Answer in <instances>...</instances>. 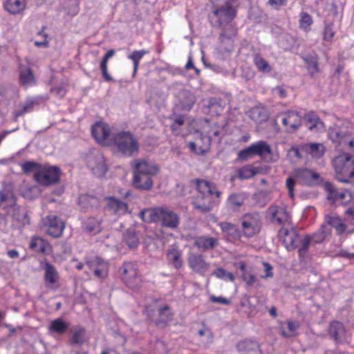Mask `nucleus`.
Returning a JSON list of instances; mask_svg holds the SVG:
<instances>
[{
	"mask_svg": "<svg viewBox=\"0 0 354 354\" xmlns=\"http://www.w3.org/2000/svg\"><path fill=\"white\" fill-rule=\"evenodd\" d=\"M197 194L192 201L193 207L201 213L210 212L215 198L220 200L221 192L214 183L203 179L196 180Z\"/></svg>",
	"mask_w": 354,
	"mask_h": 354,
	"instance_id": "obj_1",
	"label": "nucleus"
},
{
	"mask_svg": "<svg viewBox=\"0 0 354 354\" xmlns=\"http://www.w3.org/2000/svg\"><path fill=\"white\" fill-rule=\"evenodd\" d=\"M9 218L24 226L30 224L28 212L17 204V198L3 193L0 201V229L6 227Z\"/></svg>",
	"mask_w": 354,
	"mask_h": 354,
	"instance_id": "obj_2",
	"label": "nucleus"
},
{
	"mask_svg": "<svg viewBox=\"0 0 354 354\" xmlns=\"http://www.w3.org/2000/svg\"><path fill=\"white\" fill-rule=\"evenodd\" d=\"M111 140L118 152L125 156H133L139 151L138 141L129 131H122L113 134Z\"/></svg>",
	"mask_w": 354,
	"mask_h": 354,
	"instance_id": "obj_3",
	"label": "nucleus"
},
{
	"mask_svg": "<svg viewBox=\"0 0 354 354\" xmlns=\"http://www.w3.org/2000/svg\"><path fill=\"white\" fill-rule=\"evenodd\" d=\"M336 178L341 183H348L354 177V158L348 153H342L333 160Z\"/></svg>",
	"mask_w": 354,
	"mask_h": 354,
	"instance_id": "obj_4",
	"label": "nucleus"
},
{
	"mask_svg": "<svg viewBox=\"0 0 354 354\" xmlns=\"http://www.w3.org/2000/svg\"><path fill=\"white\" fill-rule=\"evenodd\" d=\"M242 235L248 239L259 234L262 228V216L258 212L245 213L240 218Z\"/></svg>",
	"mask_w": 354,
	"mask_h": 354,
	"instance_id": "obj_5",
	"label": "nucleus"
},
{
	"mask_svg": "<svg viewBox=\"0 0 354 354\" xmlns=\"http://www.w3.org/2000/svg\"><path fill=\"white\" fill-rule=\"evenodd\" d=\"M120 276L123 283L132 290L139 289L142 285V279L138 272L136 263L131 261L124 262L119 269Z\"/></svg>",
	"mask_w": 354,
	"mask_h": 354,
	"instance_id": "obj_6",
	"label": "nucleus"
},
{
	"mask_svg": "<svg viewBox=\"0 0 354 354\" xmlns=\"http://www.w3.org/2000/svg\"><path fill=\"white\" fill-rule=\"evenodd\" d=\"M151 212V220L153 221V223L160 222L164 227L176 229L180 223L178 214L167 207H153Z\"/></svg>",
	"mask_w": 354,
	"mask_h": 354,
	"instance_id": "obj_7",
	"label": "nucleus"
},
{
	"mask_svg": "<svg viewBox=\"0 0 354 354\" xmlns=\"http://www.w3.org/2000/svg\"><path fill=\"white\" fill-rule=\"evenodd\" d=\"M266 218L274 225L291 227L292 216L284 206L270 205L266 212Z\"/></svg>",
	"mask_w": 354,
	"mask_h": 354,
	"instance_id": "obj_8",
	"label": "nucleus"
},
{
	"mask_svg": "<svg viewBox=\"0 0 354 354\" xmlns=\"http://www.w3.org/2000/svg\"><path fill=\"white\" fill-rule=\"evenodd\" d=\"M61 174L60 169L57 166L41 165L34 174L35 180L41 186L48 187L57 183Z\"/></svg>",
	"mask_w": 354,
	"mask_h": 354,
	"instance_id": "obj_9",
	"label": "nucleus"
},
{
	"mask_svg": "<svg viewBox=\"0 0 354 354\" xmlns=\"http://www.w3.org/2000/svg\"><path fill=\"white\" fill-rule=\"evenodd\" d=\"M189 268L194 273L204 277L210 270L211 263L200 253L191 252L187 258Z\"/></svg>",
	"mask_w": 354,
	"mask_h": 354,
	"instance_id": "obj_10",
	"label": "nucleus"
},
{
	"mask_svg": "<svg viewBox=\"0 0 354 354\" xmlns=\"http://www.w3.org/2000/svg\"><path fill=\"white\" fill-rule=\"evenodd\" d=\"M276 121L281 122L286 131L294 132L301 124V116L296 111L287 110L279 113L276 116Z\"/></svg>",
	"mask_w": 354,
	"mask_h": 354,
	"instance_id": "obj_11",
	"label": "nucleus"
},
{
	"mask_svg": "<svg viewBox=\"0 0 354 354\" xmlns=\"http://www.w3.org/2000/svg\"><path fill=\"white\" fill-rule=\"evenodd\" d=\"M86 166L93 172V175L99 178L104 177L108 171L104 158L99 151L87 155Z\"/></svg>",
	"mask_w": 354,
	"mask_h": 354,
	"instance_id": "obj_12",
	"label": "nucleus"
},
{
	"mask_svg": "<svg viewBox=\"0 0 354 354\" xmlns=\"http://www.w3.org/2000/svg\"><path fill=\"white\" fill-rule=\"evenodd\" d=\"M65 229L64 222L56 215H48L43 222L42 230L45 233L53 238L62 236Z\"/></svg>",
	"mask_w": 354,
	"mask_h": 354,
	"instance_id": "obj_13",
	"label": "nucleus"
},
{
	"mask_svg": "<svg viewBox=\"0 0 354 354\" xmlns=\"http://www.w3.org/2000/svg\"><path fill=\"white\" fill-rule=\"evenodd\" d=\"M278 236L288 251L294 250L298 247L299 235L293 228V223L291 227H281L278 232Z\"/></svg>",
	"mask_w": 354,
	"mask_h": 354,
	"instance_id": "obj_14",
	"label": "nucleus"
},
{
	"mask_svg": "<svg viewBox=\"0 0 354 354\" xmlns=\"http://www.w3.org/2000/svg\"><path fill=\"white\" fill-rule=\"evenodd\" d=\"M293 174L296 180L302 185L313 186L318 185L321 180L319 174L312 169L297 168Z\"/></svg>",
	"mask_w": 354,
	"mask_h": 354,
	"instance_id": "obj_15",
	"label": "nucleus"
},
{
	"mask_svg": "<svg viewBox=\"0 0 354 354\" xmlns=\"http://www.w3.org/2000/svg\"><path fill=\"white\" fill-rule=\"evenodd\" d=\"M329 335L337 344H344L350 341V337L344 325L338 321L330 322L328 328Z\"/></svg>",
	"mask_w": 354,
	"mask_h": 354,
	"instance_id": "obj_16",
	"label": "nucleus"
},
{
	"mask_svg": "<svg viewBox=\"0 0 354 354\" xmlns=\"http://www.w3.org/2000/svg\"><path fill=\"white\" fill-rule=\"evenodd\" d=\"M131 165L134 168V173L148 176H155L159 171L158 166L145 159H134L131 162Z\"/></svg>",
	"mask_w": 354,
	"mask_h": 354,
	"instance_id": "obj_17",
	"label": "nucleus"
},
{
	"mask_svg": "<svg viewBox=\"0 0 354 354\" xmlns=\"http://www.w3.org/2000/svg\"><path fill=\"white\" fill-rule=\"evenodd\" d=\"M106 201V210L111 214L120 216L128 212L127 203L121 201L114 196H107Z\"/></svg>",
	"mask_w": 354,
	"mask_h": 354,
	"instance_id": "obj_18",
	"label": "nucleus"
},
{
	"mask_svg": "<svg viewBox=\"0 0 354 354\" xmlns=\"http://www.w3.org/2000/svg\"><path fill=\"white\" fill-rule=\"evenodd\" d=\"M214 15L218 18V26L223 24H229L232 21L236 15V10L230 4L220 7L213 11Z\"/></svg>",
	"mask_w": 354,
	"mask_h": 354,
	"instance_id": "obj_19",
	"label": "nucleus"
},
{
	"mask_svg": "<svg viewBox=\"0 0 354 354\" xmlns=\"http://www.w3.org/2000/svg\"><path fill=\"white\" fill-rule=\"evenodd\" d=\"M183 252L176 244L171 245L166 252V259L169 264L176 270H180L183 266Z\"/></svg>",
	"mask_w": 354,
	"mask_h": 354,
	"instance_id": "obj_20",
	"label": "nucleus"
},
{
	"mask_svg": "<svg viewBox=\"0 0 354 354\" xmlns=\"http://www.w3.org/2000/svg\"><path fill=\"white\" fill-rule=\"evenodd\" d=\"M325 189L328 192V199L334 203H340L342 205L345 204L344 201V198L348 195L350 201L351 198V194L347 191H340L335 187V186L330 183H326L325 184Z\"/></svg>",
	"mask_w": 354,
	"mask_h": 354,
	"instance_id": "obj_21",
	"label": "nucleus"
},
{
	"mask_svg": "<svg viewBox=\"0 0 354 354\" xmlns=\"http://www.w3.org/2000/svg\"><path fill=\"white\" fill-rule=\"evenodd\" d=\"M305 124L311 131L317 133L325 131L326 126L318 115L314 111H309L304 115Z\"/></svg>",
	"mask_w": 354,
	"mask_h": 354,
	"instance_id": "obj_22",
	"label": "nucleus"
},
{
	"mask_svg": "<svg viewBox=\"0 0 354 354\" xmlns=\"http://www.w3.org/2000/svg\"><path fill=\"white\" fill-rule=\"evenodd\" d=\"M29 248L36 253L47 254L51 250V245L42 237L32 236L29 242Z\"/></svg>",
	"mask_w": 354,
	"mask_h": 354,
	"instance_id": "obj_23",
	"label": "nucleus"
},
{
	"mask_svg": "<svg viewBox=\"0 0 354 354\" xmlns=\"http://www.w3.org/2000/svg\"><path fill=\"white\" fill-rule=\"evenodd\" d=\"M91 133L97 142L104 143L110 135L109 126L104 122H97L91 127Z\"/></svg>",
	"mask_w": 354,
	"mask_h": 354,
	"instance_id": "obj_24",
	"label": "nucleus"
},
{
	"mask_svg": "<svg viewBox=\"0 0 354 354\" xmlns=\"http://www.w3.org/2000/svg\"><path fill=\"white\" fill-rule=\"evenodd\" d=\"M88 337L86 329L80 326H75L71 331L69 344L71 346H82L87 342Z\"/></svg>",
	"mask_w": 354,
	"mask_h": 354,
	"instance_id": "obj_25",
	"label": "nucleus"
},
{
	"mask_svg": "<svg viewBox=\"0 0 354 354\" xmlns=\"http://www.w3.org/2000/svg\"><path fill=\"white\" fill-rule=\"evenodd\" d=\"M219 244L216 238L207 235L200 236L195 239L194 245L202 251L212 250Z\"/></svg>",
	"mask_w": 354,
	"mask_h": 354,
	"instance_id": "obj_26",
	"label": "nucleus"
},
{
	"mask_svg": "<svg viewBox=\"0 0 354 354\" xmlns=\"http://www.w3.org/2000/svg\"><path fill=\"white\" fill-rule=\"evenodd\" d=\"M210 145L209 138H201L195 142H188L187 147L195 154L204 155L209 151Z\"/></svg>",
	"mask_w": 354,
	"mask_h": 354,
	"instance_id": "obj_27",
	"label": "nucleus"
},
{
	"mask_svg": "<svg viewBox=\"0 0 354 354\" xmlns=\"http://www.w3.org/2000/svg\"><path fill=\"white\" fill-rule=\"evenodd\" d=\"M239 351L241 354H262L260 345L256 341L245 339L237 344Z\"/></svg>",
	"mask_w": 354,
	"mask_h": 354,
	"instance_id": "obj_28",
	"label": "nucleus"
},
{
	"mask_svg": "<svg viewBox=\"0 0 354 354\" xmlns=\"http://www.w3.org/2000/svg\"><path fill=\"white\" fill-rule=\"evenodd\" d=\"M324 223L327 226L329 225L330 227L334 228L337 235H342L347 229L346 225L337 216L325 215Z\"/></svg>",
	"mask_w": 354,
	"mask_h": 354,
	"instance_id": "obj_29",
	"label": "nucleus"
},
{
	"mask_svg": "<svg viewBox=\"0 0 354 354\" xmlns=\"http://www.w3.org/2000/svg\"><path fill=\"white\" fill-rule=\"evenodd\" d=\"M44 280L47 285H53L59 280V275L56 268L49 262L43 264Z\"/></svg>",
	"mask_w": 354,
	"mask_h": 354,
	"instance_id": "obj_30",
	"label": "nucleus"
},
{
	"mask_svg": "<svg viewBox=\"0 0 354 354\" xmlns=\"http://www.w3.org/2000/svg\"><path fill=\"white\" fill-rule=\"evenodd\" d=\"M132 184L136 188L149 190L153 187V181L151 176L133 172Z\"/></svg>",
	"mask_w": 354,
	"mask_h": 354,
	"instance_id": "obj_31",
	"label": "nucleus"
},
{
	"mask_svg": "<svg viewBox=\"0 0 354 354\" xmlns=\"http://www.w3.org/2000/svg\"><path fill=\"white\" fill-rule=\"evenodd\" d=\"M329 137L333 141V142L337 143V147L343 146L348 149L354 151V140L349 139L348 137L346 136L341 135L337 131H332L329 133Z\"/></svg>",
	"mask_w": 354,
	"mask_h": 354,
	"instance_id": "obj_32",
	"label": "nucleus"
},
{
	"mask_svg": "<svg viewBox=\"0 0 354 354\" xmlns=\"http://www.w3.org/2000/svg\"><path fill=\"white\" fill-rule=\"evenodd\" d=\"M174 319V313L169 310L168 305H165L158 308V317L156 321V325L164 327L169 324Z\"/></svg>",
	"mask_w": 354,
	"mask_h": 354,
	"instance_id": "obj_33",
	"label": "nucleus"
},
{
	"mask_svg": "<svg viewBox=\"0 0 354 354\" xmlns=\"http://www.w3.org/2000/svg\"><path fill=\"white\" fill-rule=\"evenodd\" d=\"M86 264L93 271L95 276L97 277L103 279L107 277L109 266L106 262L102 261V262L98 261L95 263L93 261H87Z\"/></svg>",
	"mask_w": 354,
	"mask_h": 354,
	"instance_id": "obj_34",
	"label": "nucleus"
},
{
	"mask_svg": "<svg viewBox=\"0 0 354 354\" xmlns=\"http://www.w3.org/2000/svg\"><path fill=\"white\" fill-rule=\"evenodd\" d=\"M256 156H259L263 160L270 157L272 153L270 145L265 140H259L253 142Z\"/></svg>",
	"mask_w": 354,
	"mask_h": 354,
	"instance_id": "obj_35",
	"label": "nucleus"
},
{
	"mask_svg": "<svg viewBox=\"0 0 354 354\" xmlns=\"http://www.w3.org/2000/svg\"><path fill=\"white\" fill-rule=\"evenodd\" d=\"M4 9L10 14L16 15L22 12L26 5V0H3Z\"/></svg>",
	"mask_w": 354,
	"mask_h": 354,
	"instance_id": "obj_36",
	"label": "nucleus"
},
{
	"mask_svg": "<svg viewBox=\"0 0 354 354\" xmlns=\"http://www.w3.org/2000/svg\"><path fill=\"white\" fill-rule=\"evenodd\" d=\"M304 149L306 150V158H319L325 152L324 146L321 143L304 144Z\"/></svg>",
	"mask_w": 354,
	"mask_h": 354,
	"instance_id": "obj_37",
	"label": "nucleus"
},
{
	"mask_svg": "<svg viewBox=\"0 0 354 354\" xmlns=\"http://www.w3.org/2000/svg\"><path fill=\"white\" fill-rule=\"evenodd\" d=\"M19 79L20 84L24 86L35 85L36 84L33 71L30 67L21 68Z\"/></svg>",
	"mask_w": 354,
	"mask_h": 354,
	"instance_id": "obj_38",
	"label": "nucleus"
},
{
	"mask_svg": "<svg viewBox=\"0 0 354 354\" xmlns=\"http://www.w3.org/2000/svg\"><path fill=\"white\" fill-rule=\"evenodd\" d=\"M114 49L109 50L102 57L100 64V68L102 74V76L105 81L106 82H113V79L108 73V60L109 58L112 57L115 54Z\"/></svg>",
	"mask_w": 354,
	"mask_h": 354,
	"instance_id": "obj_39",
	"label": "nucleus"
},
{
	"mask_svg": "<svg viewBox=\"0 0 354 354\" xmlns=\"http://www.w3.org/2000/svg\"><path fill=\"white\" fill-rule=\"evenodd\" d=\"M68 328V324L62 317L52 320L48 326V330L50 332L59 335L64 334Z\"/></svg>",
	"mask_w": 354,
	"mask_h": 354,
	"instance_id": "obj_40",
	"label": "nucleus"
},
{
	"mask_svg": "<svg viewBox=\"0 0 354 354\" xmlns=\"http://www.w3.org/2000/svg\"><path fill=\"white\" fill-rule=\"evenodd\" d=\"M123 241L131 249L136 248L140 245V239L133 229H128L123 236Z\"/></svg>",
	"mask_w": 354,
	"mask_h": 354,
	"instance_id": "obj_41",
	"label": "nucleus"
},
{
	"mask_svg": "<svg viewBox=\"0 0 354 354\" xmlns=\"http://www.w3.org/2000/svg\"><path fill=\"white\" fill-rule=\"evenodd\" d=\"M253 63L257 70L261 73H268L272 71V66L259 53H255L253 55Z\"/></svg>",
	"mask_w": 354,
	"mask_h": 354,
	"instance_id": "obj_42",
	"label": "nucleus"
},
{
	"mask_svg": "<svg viewBox=\"0 0 354 354\" xmlns=\"http://www.w3.org/2000/svg\"><path fill=\"white\" fill-rule=\"evenodd\" d=\"M331 228L325 223H322L319 230L310 236L311 240L315 243L323 242L331 234Z\"/></svg>",
	"mask_w": 354,
	"mask_h": 354,
	"instance_id": "obj_43",
	"label": "nucleus"
},
{
	"mask_svg": "<svg viewBox=\"0 0 354 354\" xmlns=\"http://www.w3.org/2000/svg\"><path fill=\"white\" fill-rule=\"evenodd\" d=\"M259 173V169L252 165H247L237 171L236 176L241 180L250 179Z\"/></svg>",
	"mask_w": 354,
	"mask_h": 354,
	"instance_id": "obj_44",
	"label": "nucleus"
},
{
	"mask_svg": "<svg viewBox=\"0 0 354 354\" xmlns=\"http://www.w3.org/2000/svg\"><path fill=\"white\" fill-rule=\"evenodd\" d=\"M232 36H228L227 32H221L219 35L218 40L221 48L225 53H231L234 50V41Z\"/></svg>",
	"mask_w": 354,
	"mask_h": 354,
	"instance_id": "obj_45",
	"label": "nucleus"
},
{
	"mask_svg": "<svg viewBox=\"0 0 354 354\" xmlns=\"http://www.w3.org/2000/svg\"><path fill=\"white\" fill-rule=\"evenodd\" d=\"M311 238L310 235H306L303 239L299 238L300 247L298 250V256L300 261H304L307 257L308 252L309 250Z\"/></svg>",
	"mask_w": 354,
	"mask_h": 354,
	"instance_id": "obj_46",
	"label": "nucleus"
},
{
	"mask_svg": "<svg viewBox=\"0 0 354 354\" xmlns=\"http://www.w3.org/2000/svg\"><path fill=\"white\" fill-rule=\"evenodd\" d=\"M244 202V196L239 193L232 194L227 198L228 205L233 210H238L243 205Z\"/></svg>",
	"mask_w": 354,
	"mask_h": 354,
	"instance_id": "obj_47",
	"label": "nucleus"
},
{
	"mask_svg": "<svg viewBox=\"0 0 354 354\" xmlns=\"http://www.w3.org/2000/svg\"><path fill=\"white\" fill-rule=\"evenodd\" d=\"M299 28L305 32H309L313 23L312 16L306 12H301L299 15Z\"/></svg>",
	"mask_w": 354,
	"mask_h": 354,
	"instance_id": "obj_48",
	"label": "nucleus"
},
{
	"mask_svg": "<svg viewBox=\"0 0 354 354\" xmlns=\"http://www.w3.org/2000/svg\"><path fill=\"white\" fill-rule=\"evenodd\" d=\"M84 230L93 234L99 233L101 230V223L95 218H89L84 223Z\"/></svg>",
	"mask_w": 354,
	"mask_h": 354,
	"instance_id": "obj_49",
	"label": "nucleus"
},
{
	"mask_svg": "<svg viewBox=\"0 0 354 354\" xmlns=\"http://www.w3.org/2000/svg\"><path fill=\"white\" fill-rule=\"evenodd\" d=\"M286 324L289 332L282 331L281 333V336L286 338L297 336L298 335L297 330L301 326L299 322L298 321L287 320Z\"/></svg>",
	"mask_w": 354,
	"mask_h": 354,
	"instance_id": "obj_50",
	"label": "nucleus"
},
{
	"mask_svg": "<svg viewBox=\"0 0 354 354\" xmlns=\"http://www.w3.org/2000/svg\"><path fill=\"white\" fill-rule=\"evenodd\" d=\"M212 275L224 281H230L234 282L235 280V277L232 272H228L221 268L215 269L212 272Z\"/></svg>",
	"mask_w": 354,
	"mask_h": 354,
	"instance_id": "obj_51",
	"label": "nucleus"
},
{
	"mask_svg": "<svg viewBox=\"0 0 354 354\" xmlns=\"http://www.w3.org/2000/svg\"><path fill=\"white\" fill-rule=\"evenodd\" d=\"M335 32L333 28V24H326L323 30V40L326 44H330L335 36Z\"/></svg>",
	"mask_w": 354,
	"mask_h": 354,
	"instance_id": "obj_52",
	"label": "nucleus"
},
{
	"mask_svg": "<svg viewBox=\"0 0 354 354\" xmlns=\"http://www.w3.org/2000/svg\"><path fill=\"white\" fill-rule=\"evenodd\" d=\"M254 156H256V154L253 144H251L248 147L241 149L238 153V158L241 160H247Z\"/></svg>",
	"mask_w": 354,
	"mask_h": 354,
	"instance_id": "obj_53",
	"label": "nucleus"
},
{
	"mask_svg": "<svg viewBox=\"0 0 354 354\" xmlns=\"http://www.w3.org/2000/svg\"><path fill=\"white\" fill-rule=\"evenodd\" d=\"M147 53H149V51L145 49L134 50L131 55L128 56V58L133 62L135 68H136L138 67L140 61Z\"/></svg>",
	"mask_w": 354,
	"mask_h": 354,
	"instance_id": "obj_54",
	"label": "nucleus"
},
{
	"mask_svg": "<svg viewBox=\"0 0 354 354\" xmlns=\"http://www.w3.org/2000/svg\"><path fill=\"white\" fill-rule=\"evenodd\" d=\"M41 165L34 161H27L21 165V169L25 174L35 173L40 169Z\"/></svg>",
	"mask_w": 354,
	"mask_h": 354,
	"instance_id": "obj_55",
	"label": "nucleus"
},
{
	"mask_svg": "<svg viewBox=\"0 0 354 354\" xmlns=\"http://www.w3.org/2000/svg\"><path fill=\"white\" fill-rule=\"evenodd\" d=\"M249 113L250 118L256 122L261 123L264 120L262 110L259 107L252 108Z\"/></svg>",
	"mask_w": 354,
	"mask_h": 354,
	"instance_id": "obj_56",
	"label": "nucleus"
},
{
	"mask_svg": "<svg viewBox=\"0 0 354 354\" xmlns=\"http://www.w3.org/2000/svg\"><path fill=\"white\" fill-rule=\"evenodd\" d=\"M46 29V26H43L41 30L37 32V35L41 36L44 39L43 41H36L35 42V46L37 47H44L47 48L49 46V42L48 40V34L44 32Z\"/></svg>",
	"mask_w": 354,
	"mask_h": 354,
	"instance_id": "obj_57",
	"label": "nucleus"
},
{
	"mask_svg": "<svg viewBox=\"0 0 354 354\" xmlns=\"http://www.w3.org/2000/svg\"><path fill=\"white\" fill-rule=\"evenodd\" d=\"M290 152L293 156L299 159L306 157V150L304 149V145L292 147L290 149Z\"/></svg>",
	"mask_w": 354,
	"mask_h": 354,
	"instance_id": "obj_58",
	"label": "nucleus"
},
{
	"mask_svg": "<svg viewBox=\"0 0 354 354\" xmlns=\"http://www.w3.org/2000/svg\"><path fill=\"white\" fill-rule=\"evenodd\" d=\"M243 281L245 282L248 286H256L260 287L261 284L257 278L252 274H245L243 277Z\"/></svg>",
	"mask_w": 354,
	"mask_h": 354,
	"instance_id": "obj_59",
	"label": "nucleus"
},
{
	"mask_svg": "<svg viewBox=\"0 0 354 354\" xmlns=\"http://www.w3.org/2000/svg\"><path fill=\"white\" fill-rule=\"evenodd\" d=\"M286 185L288 191V196L290 198H294V187L295 185V180L292 178H288L286 181Z\"/></svg>",
	"mask_w": 354,
	"mask_h": 354,
	"instance_id": "obj_60",
	"label": "nucleus"
},
{
	"mask_svg": "<svg viewBox=\"0 0 354 354\" xmlns=\"http://www.w3.org/2000/svg\"><path fill=\"white\" fill-rule=\"evenodd\" d=\"M209 300L212 303H218V304H223V305H227V306L230 305L231 303H232L230 299H227V298H225L224 297H222V296L212 295L209 297Z\"/></svg>",
	"mask_w": 354,
	"mask_h": 354,
	"instance_id": "obj_61",
	"label": "nucleus"
},
{
	"mask_svg": "<svg viewBox=\"0 0 354 354\" xmlns=\"http://www.w3.org/2000/svg\"><path fill=\"white\" fill-rule=\"evenodd\" d=\"M153 208H145L139 213V217L145 222L153 223V221L151 220V212Z\"/></svg>",
	"mask_w": 354,
	"mask_h": 354,
	"instance_id": "obj_62",
	"label": "nucleus"
},
{
	"mask_svg": "<svg viewBox=\"0 0 354 354\" xmlns=\"http://www.w3.org/2000/svg\"><path fill=\"white\" fill-rule=\"evenodd\" d=\"M240 305L242 307L248 308L251 311L255 308V305L252 304L251 302V296L246 295L242 297Z\"/></svg>",
	"mask_w": 354,
	"mask_h": 354,
	"instance_id": "obj_63",
	"label": "nucleus"
},
{
	"mask_svg": "<svg viewBox=\"0 0 354 354\" xmlns=\"http://www.w3.org/2000/svg\"><path fill=\"white\" fill-rule=\"evenodd\" d=\"M268 3L276 10H280L287 4L286 0H268Z\"/></svg>",
	"mask_w": 354,
	"mask_h": 354,
	"instance_id": "obj_64",
	"label": "nucleus"
}]
</instances>
